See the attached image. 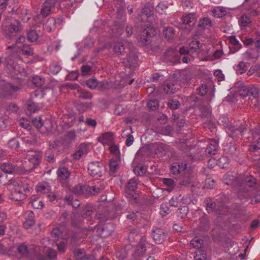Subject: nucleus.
Returning a JSON list of instances; mask_svg holds the SVG:
<instances>
[{"label":"nucleus","instance_id":"nucleus-1","mask_svg":"<svg viewBox=\"0 0 260 260\" xmlns=\"http://www.w3.org/2000/svg\"><path fill=\"white\" fill-rule=\"evenodd\" d=\"M8 188L11 191L9 196V199L15 201L24 200L29 192L27 185L20 180H11L8 184Z\"/></svg>","mask_w":260,"mask_h":260},{"label":"nucleus","instance_id":"nucleus-2","mask_svg":"<svg viewBox=\"0 0 260 260\" xmlns=\"http://www.w3.org/2000/svg\"><path fill=\"white\" fill-rule=\"evenodd\" d=\"M245 187L247 191H252V194L248 195L251 197V203L255 204L260 202V187L257 185L256 179L252 176H247L245 178Z\"/></svg>","mask_w":260,"mask_h":260},{"label":"nucleus","instance_id":"nucleus-3","mask_svg":"<svg viewBox=\"0 0 260 260\" xmlns=\"http://www.w3.org/2000/svg\"><path fill=\"white\" fill-rule=\"evenodd\" d=\"M8 49L14 48L15 50L12 52L6 58L7 67L10 70L15 71H20V67L16 64V62L21 61L22 59L19 52L17 51L16 47L13 46H9Z\"/></svg>","mask_w":260,"mask_h":260},{"label":"nucleus","instance_id":"nucleus-4","mask_svg":"<svg viewBox=\"0 0 260 260\" xmlns=\"http://www.w3.org/2000/svg\"><path fill=\"white\" fill-rule=\"evenodd\" d=\"M104 165L100 161L90 162L88 166V171L89 174L95 177H101L105 172Z\"/></svg>","mask_w":260,"mask_h":260},{"label":"nucleus","instance_id":"nucleus-5","mask_svg":"<svg viewBox=\"0 0 260 260\" xmlns=\"http://www.w3.org/2000/svg\"><path fill=\"white\" fill-rule=\"evenodd\" d=\"M138 186V180L133 178L129 180L124 189L125 195L127 198L136 199V190Z\"/></svg>","mask_w":260,"mask_h":260},{"label":"nucleus","instance_id":"nucleus-6","mask_svg":"<svg viewBox=\"0 0 260 260\" xmlns=\"http://www.w3.org/2000/svg\"><path fill=\"white\" fill-rule=\"evenodd\" d=\"M31 243L29 245L30 255L32 256L33 260H44L43 255V248L37 245V241L31 240Z\"/></svg>","mask_w":260,"mask_h":260},{"label":"nucleus","instance_id":"nucleus-7","mask_svg":"<svg viewBox=\"0 0 260 260\" xmlns=\"http://www.w3.org/2000/svg\"><path fill=\"white\" fill-rule=\"evenodd\" d=\"M57 0H46L42 5L41 15L43 17L48 16L55 9Z\"/></svg>","mask_w":260,"mask_h":260},{"label":"nucleus","instance_id":"nucleus-8","mask_svg":"<svg viewBox=\"0 0 260 260\" xmlns=\"http://www.w3.org/2000/svg\"><path fill=\"white\" fill-rule=\"evenodd\" d=\"M42 153L40 151L32 150L27 151L26 158L35 166H38L42 159Z\"/></svg>","mask_w":260,"mask_h":260},{"label":"nucleus","instance_id":"nucleus-9","mask_svg":"<svg viewBox=\"0 0 260 260\" xmlns=\"http://www.w3.org/2000/svg\"><path fill=\"white\" fill-rule=\"evenodd\" d=\"M68 86L76 90L75 93L77 96L80 99H91L92 97V94L90 92L82 89L80 87L76 84H69Z\"/></svg>","mask_w":260,"mask_h":260},{"label":"nucleus","instance_id":"nucleus-10","mask_svg":"<svg viewBox=\"0 0 260 260\" xmlns=\"http://www.w3.org/2000/svg\"><path fill=\"white\" fill-rule=\"evenodd\" d=\"M141 14L138 17L139 20L143 22L146 21L153 15V8L149 4L146 5L141 10Z\"/></svg>","mask_w":260,"mask_h":260},{"label":"nucleus","instance_id":"nucleus-11","mask_svg":"<svg viewBox=\"0 0 260 260\" xmlns=\"http://www.w3.org/2000/svg\"><path fill=\"white\" fill-rule=\"evenodd\" d=\"M151 236L155 242L158 244L162 243L166 238V235L164 230L160 228L153 230Z\"/></svg>","mask_w":260,"mask_h":260},{"label":"nucleus","instance_id":"nucleus-12","mask_svg":"<svg viewBox=\"0 0 260 260\" xmlns=\"http://www.w3.org/2000/svg\"><path fill=\"white\" fill-rule=\"evenodd\" d=\"M58 177L59 181L64 186H67L69 188L68 184L67 183V180L70 176V173L68 168L66 167L60 168L58 169L57 172Z\"/></svg>","mask_w":260,"mask_h":260},{"label":"nucleus","instance_id":"nucleus-13","mask_svg":"<svg viewBox=\"0 0 260 260\" xmlns=\"http://www.w3.org/2000/svg\"><path fill=\"white\" fill-rule=\"evenodd\" d=\"M208 13L210 15L217 18H222L227 14L225 8L221 6L214 7L209 10Z\"/></svg>","mask_w":260,"mask_h":260},{"label":"nucleus","instance_id":"nucleus-14","mask_svg":"<svg viewBox=\"0 0 260 260\" xmlns=\"http://www.w3.org/2000/svg\"><path fill=\"white\" fill-rule=\"evenodd\" d=\"M138 62V56L136 53L131 51L126 58L123 59V63L125 66L136 67Z\"/></svg>","mask_w":260,"mask_h":260},{"label":"nucleus","instance_id":"nucleus-15","mask_svg":"<svg viewBox=\"0 0 260 260\" xmlns=\"http://www.w3.org/2000/svg\"><path fill=\"white\" fill-rule=\"evenodd\" d=\"M62 22V19H58L57 20L53 17L49 18L44 25V29L49 32L54 31L57 24H60Z\"/></svg>","mask_w":260,"mask_h":260},{"label":"nucleus","instance_id":"nucleus-16","mask_svg":"<svg viewBox=\"0 0 260 260\" xmlns=\"http://www.w3.org/2000/svg\"><path fill=\"white\" fill-rule=\"evenodd\" d=\"M89 151V145L83 143L81 144L78 150L73 154L74 158L79 159L81 157L86 155Z\"/></svg>","mask_w":260,"mask_h":260},{"label":"nucleus","instance_id":"nucleus-17","mask_svg":"<svg viewBox=\"0 0 260 260\" xmlns=\"http://www.w3.org/2000/svg\"><path fill=\"white\" fill-rule=\"evenodd\" d=\"M114 231V228L112 224L107 223L103 227H99L98 229V232L101 237L106 238L110 236Z\"/></svg>","mask_w":260,"mask_h":260},{"label":"nucleus","instance_id":"nucleus-18","mask_svg":"<svg viewBox=\"0 0 260 260\" xmlns=\"http://www.w3.org/2000/svg\"><path fill=\"white\" fill-rule=\"evenodd\" d=\"M245 130V127L243 125L235 126L234 125H230L228 126L227 131L230 133L229 136L232 138L236 137L239 135L242 136V134Z\"/></svg>","mask_w":260,"mask_h":260},{"label":"nucleus","instance_id":"nucleus-19","mask_svg":"<svg viewBox=\"0 0 260 260\" xmlns=\"http://www.w3.org/2000/svg\"><path fill=\"white\" fill-rule=\"evenodd\" d=\"M198 26L200 29L209 31L213 26V23L208 17H204L200 19Z\"/></svg>","mask_w":260,"mask_h":260},{"label":"nucleus","instance_id":"nucleus-20","mask_svg":"<svg viewBox=\"0 0 260 260\" xmlns=\"http://www.w3.org/2000/svg\"><path fill=\"white\" fill-rule=\"evenodd\" d=\"M258 89L254 86L249 87L247 89L243 90L240 93V95L242 96L245 97L249 96V97L252 96L253 98L258 97Z\"/></svg>","mask_w":260,"mask_h":260},{"label":"nucleus","instance_id":"nucleus-21","mask_svg":"<svg viewBox=\"0 0 260 260\" xmlns=\"http://www.w3.org/2000/svg\"><path fill=\"white\" fill-rule=\"evenodd\" d=\"M0 170L5 173H16L17 172V168L10 162L4 163L0 165Z\"/></svg>","mask_w":260,"mask_h":260},{"label":"nucleus","instance_id":"nucleus-22","mask_svg":"<svg viewBox=\"0 0 260 260\" xmlns=\"http://www.w3.org/2000/svg\"><path fill=\"white\" fill-rule=\"evenodd\" d=\"M187 164H180L179 162H175L171 165V173L174 175H178L182 172H184L186 167Z\"/></svg>","mask_w":260,"mask_h":260},{"label":"nucleus","instance_id":"nucleus-23","mask_svg":"<svg viewBox=\"0 0 260 260\" xmlns=\"http://www.w3.org/2000/svg\"><path fill=\"white\" fill-rule=\"evenodd\" d=\"M17 250L18 254L22 257H26L30 255V250L24 243H19L17 245Z\"/></svg>","mask_w":260,"mask_h":260},{"label":"nucleus","instance_id":"nucleus-24","mask_svg":"<svg viewBox=\"0 0 260 260\" xmlns=\"http://www.w3.org/2000/svg\"><path fill=\"white\" fill-rule=\"evenodd\" d=\"M218 150V145L216 140H212L206 149V154L209 156L215 155Z\"/></svg>","mask_w":260,"mask_h":260},{"label":"nucleus","instance_id":"nucleus-25","mask_svg":"<svg viewBox=\"0 0 260 260\" xmlns=\"http://www.w3.org/2000/svg\"><path fill=\"white\" fill-rule=\"evenodd\" d=\"M34 214L31 211H28L26 213L25 220L23 223L24 227L28 229L35 224Z\"/></svg>","mask_w":260,"mask_h":260},{"label":"nucleus","instance_id":"nucleus-26","mask_svg":"<svg viewBox=\"0 0 260 260\" xmlns=\"http://www.w3.org/2000/svg\"><path fill=\"white\" fill-rule=\"evenodd\" d=\"M197 19V15L195 13H189L182 16V21L185 24L190 25L191 23L194 24Z\"/></svg>","mask_w":260,"mask_h":260},{"label":"nucleus","instance_id":"nucleus-27","mask_svg":"<svg viewBox=\"0 0 260 260\" xmlns=\"http://www.w3.org/2000/svg\"><path fill=\"white\" fill-rule=\"evenodd\" d=\"M132 133V129L131 128L129 129H126L124 130L122 133V136L123 138L127 137L126 139V145L127 146H131L134 141V138L131 133Z\"/></svg>","mask_w":260,"mask_h":260},{"label":"nucleus","instance_id":"nucleus-28","mask_svg":"<svg viewBox=\"0 0 260 260\" xmlns=\"http://www.w3.org/2000/svg\"><path fill=\"white\" fill-rule=\"evenodd\" d=\"M74 255L77 260H94V257L92 256L88 257H86L84 251L80 249H77L74 250Z\"/></svg>","mask_w":260,"mask_h":260},{"label":"nucleus","instance_id":"nucleus-29","mask_svg":"<svg viewBox=\"0 0 260 260\" xmlns=\"http://www.w3.org/2000/svg\"><path fill=\"white\" fill-rule=\"evenodd\" d=\"M36 190L37 192L42 193H48L51 190V187L49 185L48 183L42 182L38 184L36 186Z\"/></svg>","mask_w":260,"mask_h":260},{"label":"nucleus","instance_id":"nucleus-30","mask_svg":"<svg viewBox=\"0 0 260 260\" xmlns=\"http://www.w3.org/2000/svg\"><path fill=\"white\" fill-rule=\"evenodd\" d=\"M64 200L68 205L72 206L75 208H78L80 205V201L77 199H74L73 195L71 194H67Z\"/></svg>","mask_w":260,"mask_h":260},{"label":"nucleus","instance_id":"nucleus-31","mask_svg":"<svg viewBox=\"0 0 260 260\" xmlns=\"http://www.w3.org/2000/svg\"><path fill=\"white\" fill-rule=\"evenodd\" d=\"M88 186L78 184L75 186L72 189V191L77 196L82 195L87 192Z\"/></svg>","mask_w":260,"mask_h":260},{"label":"nucleus","instance_id":"nucleus-32","mask_svg":"<svg viewBox=\"0 0 260 260\" xmlns=\"http://www.w3.org/2000/svg\"><path fill=\"white\" fill-rule=\"evenodd\" d=\"M224 151L226 153L232 157H234L237 156V149L236 146L233 143L227 144L225 146Z\"/></svg>","mask_w":260,"mask_h":260},{"label":"nucleus","instance_id":"nucleus-33","mask_svg":"<svg viewBox=\"0 0 260 260\" xmlns=\"http://www.w3.org/2000/svg\"><path fill=\"white\" fill-rule=\"evenodd\" d=\"M22 29V27L21 23L17 20L11 23L8 27V30L11 33L19 32L21 31Z\"/></svg>","mask_w":260,"mask_h":260},{"label":"nucleus","instance_id":"nucleus-34","mask_svg":"<svg viewBox=\"0 0 260 260\" xmlns=\"http://www.w3.org/2000/svg\"><path fill=\"white\" fill-rule=\"evenodd\" d=\"M31 206L34 209H42L44 204L42 201L40 200L36 195L32 196L30 198Z\"/></svg>","mask_w":260,"mask_h":260},{"label":"nucleus","instance_id":"nucleus-35","mask_svg":"<svg viewBox=\"0 0 260 260\" xmlns=\"http://www.w3.org/2000/svg\"><path fill=\"white\" fill-rule=\"evenodd\" d=\"M120 158L118 156L115 158H112L109 162L110 170L112 172H115L119 167Z\"/></svg>","mask_w":260,"mask_h":260},{"label":"nucleus","instance_id":"nucleus-36","mask_svg":"<svg viewBox=\"0 0 260 260\" xmlns=\"http://www.w3.org/2000/svg\"><path fill=\"white\" fill-rule=\"evenodd\" d=\"M113 50L116 54L122 55L125 50L124 44L122 42H116L113 45Z\"/></svg>","mask_w":260,"mask_h":260},{"label":"nucleus","instance_id":"nucleus-37","mask_svg":"<svg viewBox=\"0 0 260 260\" xmlns=\"http://www.w3.org/2000/svg\"><path fill=\"white\" fill-rule=\"evenodd\" d=\"M163 35L165 38L170 40L174 38L175 35V30L172 27H167L162 31Z\"/></svg>","mask_w":260,"mask_h":260},{"label":"nucleus","instance_id":"nucleus-38","mask_svg":"<svg viewBox=\"0 0 260 260\" xmlns=\"http://www.w3.org/2000/svg\"><path fill=\"white\" fill-rule=\"evenodd\" d=\"M99 140L104 145L111 143L113 140L112 134L110 132L105 133L99 138Z\"/></svg>","mask_w":260,"mask_h":260},{"label":"nucleus","instance_id":"nucleus-39","mask_svg":"<svg viewBox=\"0 0 260 260\" xmlns=\"http://www.w3.org/2000/svg\"><path fill=\"white\" fill-rule=\"evenodd\" d=\"M146 250L145 244L142 242H140L137 245V248L135 252V256L137 257L143 256L145 253Z\"/></svg>","mask_w":260,"mask_h":260},{"label":"nucleus","instance_id":"nucleus-40","mask_svg":"<svg viewBox=\"0 0 260 260\" xmlns=\"http://www.w3.org/2000/svg\"><path fill=\"white\" fill-rule=\"evenodd\" d=\"M209 220L207 215H204L200 218L199 228L202 230L205 231L209 229Z\"/></svg>","mask_w":260,"mask_h":260},{"label":"nucleus","instance_id":"nucleus-41","mask_svg":"<svg viewBox=\"0 0 260 260\" xmlns=\"http://www.w3.org/2000/svg\"><path fill=\"white\" fill-rule=\"evenodd\" d=\"M20 50L23 55L26 56H32L34 54V49L26 44H23L21 47Z\"/></svg>","mask_w":260,"mask_h":260},{"label":"nucleus","instance_id":"nucleus-42","mask_svg":"<svg viewBox=\"0 0 260 260\" xmlns=\"http://www.w3.org/2000/svg\"><path fill=\"white\" fill-rule=\"evenodd\" d=\"M164 91L167 94H173L175 92V88L174 84L165 82L163 85Z\"/></svg>","mask_w":260,"mask_h":260},{"label":"nucleus","instance_id":"nucleus-43","mask_svg":"<svg viewBox=\"0 0 260 260\" xmlns=\"http://www.w3.org/2000/svg\"><path fill=\"white\" fill-rule=\"evenodd\" d=\"M87 192L91 195H96L101 191L104 189V186L100 185V186H88L87 188Z\"/></svg>","mask_w":260,"mask_h":260},{"label":"nucleus","instance_id":"nucleus-44","mask_svg":"<svg viewBox=\"0 0 260 260\" xmlns=\"http://www.w3.org/2000/svg\"><path fill=\"white\" fill-rule=\"evenodd\" d=\"M229 158L226 156H222L219 158L217 161L218 166L221 168H226L229 164Z\"/></svg>","mask_w":260,"mask_h":260},{"label":"nucleus","instance_id":"nucleus-45","mask_svg":"<svg viewBox=\"0 0 260 260\" xmlns=\"http://www.w3.org/2000/svg\"><path fill=\"white\" fill-rule=\"evenodd\" d=\"M194 256L195 260H208L206 253L203 250L198 249Z\"/></svg>","mask_w":260,"mask_h":260},{"label":"nucleus","instance_id":"nucleus-46","mask_svg":"<svg viewBox=\"0 0 260 260\" xmlns=\"http://www.w3.org/2000/svg\"><path fill=\"white\" fill-rule=\"evenodd\" d=\"M182 200L181 196H173L169 201V204L171 206L178 207Z\"/></svg>","mask_w":260,"mask_h":260},{"label":"nucleus","instance_id":"nucleus-47","mask_svg":"<svg viewBox=\"0 0 260 260\" xmlns=\"http://www.w3.org/2000/svg\"><path fill=\"white\" fill-rule=\"evenodd\" d=\"M21 17L22 21L24 22H27L30 19L31 14L27 8L23 7L22 9Z\"/></svg>","mask_w":260,"mask_h":260},{"label":"nucleus","instance_id":"nucleus-48","mask_svg":"<svg viewBox=\"0 0 260 260\" xmlns=\"http://www.w3.org/2000/svg\"><path fill=\"white\" fill-rule=\"evenodd\" d=\"M32 82L36 86L40 87L45 83V79L40 76H36L32 78Z\"/></svg>","mask_w":260,"mask_h":260},{"label":"nucleus","instance_id":"nucleus-49","mask_svg":"<svg viewBox=\"0 0 260 260\" xmlns=\"http://www.w3.org/2000/svg\"><path fill=\"white\" fill-rule=\"evenodd\" d=\"M39 35L37 31L34 30L29 31L27 35V38L28 41L33 42L38 40Z\"/></svg>","mask_w":260,"mask_h":260},{"label":"nucleus","instance_id":"nucleus-50","mask_svg":"<svg viewBox=\"0 0 260 260\" xmlns=\"http://www.w3.org/2000/svg\"><path fill=\"white\" fill-rule=\"evenodd\" d=\"M147 106L151 110H155L159 107V102L156 99L150 100L148 103Z\"/></svg>","mask_w":260,"mask_h":260},{"label":"nucleus","instance_id":"nucleus-51","mask_svg":"<svg viewBox=\"0 0 260 260\" xmlns=\"http://www.w3.org/2000/svg\"><path fill=\"white\" fill-rule=\"evenodd\" d=\"M190 49L193 50L194 51H197L202 47V44L198 40L192 41L189 44Z\"/></svg>","mask_w":260,"mask_h":260},{"label":"nucleus","instance_id":"nucleus-52","mask_svg":"<svg viewBox=\"0 0 260 260\" xmlns=\"http://www.w3.org/2000/svg\"><path fill=\"white\" fill-rule=\"evenodd\" d=\"M192 180V177L189 173H185L184 176L181 178L180 184L182 185H187L189 184Z\"/></svg>","mask_w":260,"mask_h":260},{"label":"nucleus","instance_id":"nucleus-53","mask_svg":"<svg viewBox=\"0 0 260 260\" xmlns=\"http://www.w3.org/2000/svg\"><path fill=\"white\" fill-rule=\"evenodd\" d=\"M173 121L174 124L179 127L183 126L185 123V121L184 119L180 118L175 114H173Z\"/></svg>","mask_w":260,"mask_h":260},{"label":"nucleus","instance_id":"nucleus-54","mask_svg":"<svg viewBox=\"0 0 260 260\" xmlns=\"http://www.w3.org/2000/svg\"><path fill=\"white\" fill-rule=\"evenodd\" d=\"M146 169L142 165H138L134 169V172L137 175H142L146 172Z\"/></svg>","mask_w":260,"mask_h":260},{"label":"nucleus","instance_id":"nucleus-55","mask_svg":"<svg viewBox=\"0 0 260 260\" xmlns=\"http://www.w3.org/2000/svg\"><path fill=\"white\" fill-rule=\"evenodd\" d=\"M240 22L241 26H247L251 23V20L247 16L244 15L241 16Z\"/></svg>","mask_w":260,"mask_h":260},{"label":"nucleus","instance_id":"nucleus-56","mask_svg":"<svg viewBox=\"0 0 260 260\" xmlns=\"http://www.w3.org/2000/svg\"><path fill=\"white\" fill-rule=\"evenodd\" d=\"M247 70L245 64L244 62H240L237 66L236 72L237 73L242 74L245 73Z\"/></svg>","mask_w":260,"mask_h":260},{"label":"nucleus","instance_id":"nucleus-57","mask_svg":"<svg viewBox=\"0 0 260 260\" xmlns=\"http://www.w3.org/2000/svg\"><path fill=\"white\" fill-rule=\"evenodd\" d=\"M49 70L52 74L55 75L60 72L61 67L56 63H52L49 66Z\"/></svg>","mask_w":260,"mask_h":260},{"label":"nucleus","instance_id":"nucleus-58","mask_svg":"<svg viewBox=\"0 0 260 260\" xmlns=\"http://www.w3.org/2000/svg\"><path fill=\"white\" fill-rule=\"evenodd\" d=\"M87 86L90 89H95L98 85V82L95 79H90L86 81Z\"/></svg>","mask_w":260,"mask_h":260},{"label":"nucleus","instance_id":"nucleus-59","mask_svg":"<svg viewBox=\"0 0 260 260\" xmlns=\"http://www.w3.org/2000/svg\"><path fill=\"white\" fill-rule=\"evenodd\" d=\"M180 106L179 102L177 100H170L168 104V106L171 109H177L179 108Z\"/></svg>","mask_w":260,"mask_h":260},{"label":"nucleus","instance_id":"nucleus-60","mask_svg":"<svg viewBox=\"0 0 260 260\" xmlns=\"http://www.w3.org/2000/svg\"><path fill=\"white\" fill-rule=\"evenodd\" d=\"M91 107V104L90 103H81L78 105V108L80 111L84 112Z\"/></svg>","mask_w":260,"mask_h":260},{"label":"nucleus","instance_id":"nucleus-61","mask_svg":"<svg viewBox=\"0 0 260 260\" xmlns=\"http://www.w3.org/2000/svg\"><path fill=\"white\" fill-rule=\"evenodd\" d=\"M19 142L17 139H12L8 142L9 147L13 149H17L19 148Z\"/></svg>","mask_w":260,"mask_h":260},{"label":"nucleus","instance_id":"nucleus-62","mask_svg":"<svg viewBox=\"0 0 260 260\" xmlns=\"http://www.w3.org/2000/svg\"><path fill=\"white\" fill-rule=\"evenodd\" d=\"M203 244V240L199 238H194L190 241V244L194 248H200Z\"/></svg>","mask_w":260,"mask_h":260},{"label":"nucleus","instance_id":"nucleus-63","mask_svg":"<svg viewBox=\"0 0 260 260\" xmlns=\"http://www.w3.org/2000/svg\"><path fill=\"white\" fill-rule=\"evenodd\" d=\"M45 159L48 162H53L54 161V154L51 149H49L46 152Z\"/></svg>","mask_w":260,"mask_h":260},{"label":"nucleus","instance_id":"nucleus-64","mask_svg":"<svg viewBox=\"0 0 260 260\" xmlns=\"http://www.w3.org/2000/svg\"><path fill=\"white\" fill-rule=\"evenodd\" d=\"M168 9V6L163 3H159L156 7V11L159 14H162Z\"/></svg>","mask_w":260,"mask_h":260}]
</instances>
